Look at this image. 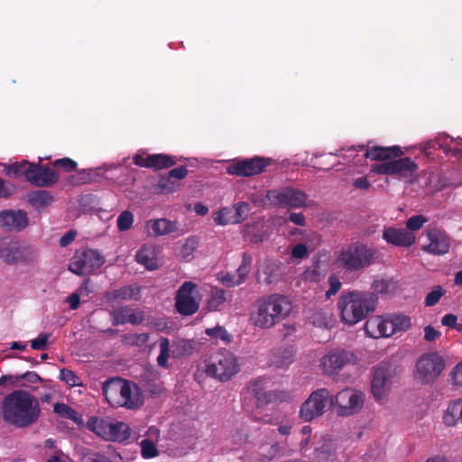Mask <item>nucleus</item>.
I'll use <instances>...</instances> for the list:
<instances>
[{"label": "nucleus", "instance_id": "obj_38", "mask_svg": "<svg viewBox=\"0 0 462 462\" xmlns=\"http://www.w3.org/2000/svg\"><path fill=\"white\" fill-rule=\"evenodd\" d=\"M336 446L331 441H325L319 448H315L313 456L317 462H327L333 459L336 454Z\"/></svg>", "mask_w": 462, "mask_h": 462}, {"label": "nucleus", "instance_id": "obj_14", "mask_svg": "<svg viewBox=\"0 0 462 462\" xmlns=\"http://www.w3.org/2000/svg\"><path fill=\"white\" fill-rule=\"evenodd\" d=\"M271 162L272 159L260 156L238 160L227 167V173L239 177H251L263 172Z\"/></svg>", "mask_w": 462, "mask_h": 462}, {"label": "nucleus", "instance_id": "obj_40", "mask_svg": "<svg viewBox=\"0 0 462 462\" xmlns=\"http://www.w3.org/2000/svg\"><path fill=\"white\" fill-rule=\"evenodd\" d=\"M235 217L234 206L231 208H223L214 216V221L221 226L237 224Z\"/></svg>", "mask_w": 462, "mask_h": 462}, {"label": "nucleus", "instance_id": "obj_17", "mask_svg": "<svg viewBox=\"0 0 462 462\" xmlns=\"http://www.w3.org/2000/svg\"><path fill=\"white\" fill-rule=\"evenodd\" d=\"M365 395L362 392L346 388L339 392L334 398L344 415H352L361 410L364 404Z\"/></svg>", "mask_w": 462, "mask_h": 462}, {"label": "nucleus", "instance_id": "obj_13", "mask_svg": "<svg viewBox=\"0 0 462 462\" xmlns=\"http://www.w3.org/2000/svg\"><path fill=\"white\" fill-rule=\"evenodd\" d=\"M356 356L345 349H333L325 355L320 360V366L324 374L334 375L338 374L344 367L356 363Z\"/></svg>", "mask_w": 462, "mask_h": 462}, {"label": "nucleus", "instance_id": "obj_37", "mask_svg": "<svg viewBox=\"0 0 462 462\" xmlns=\"http://www.w3.org/2000/svg\"><path fill=\"white\" fill-rule=\"evenodd\" d=\"M143 321V313L142 311H133L127 308L117 309V324L131 323L139 325Z\"/></svg>", "mask_w": 462, "mask_h": 462}, {"label": "nucleus", "instance_id": "obj_62", "mask_svg": "<svg viewBox=\"0 0 462 462\" xmlns=\"http://www.w3.org/2000/svg\"><path fill=\"white\" fill-rule=\"evenodd\" d=\"M77 231L74 229L69 230L67 233H65L64 236H62L60 239V245L61 247H66L69 245L76 238Z\"/></svg>", "mask_w": 462, "mask_h": 462}, {"label": "nucleus", "instance_id": "obj_64", "mask_svg": "<svg viewBox=\"0 0 462 462\" xmlns=\"http://www.w3.org/2000/svg\"><path fill=\"white\" fill-rule=\"evenodd\" d=\"M81 462H107L104 456L97 453H86L81 458Z\"/></svg>", "mask_w": 462, "mask_h": 462}, {"label": "nucleus", "instance_id": "obj_34", "mask_svg": "<svg viewBox=\"0 0 462 462\" xmlns=\"http://www.w3.org/2000/svg\"><path fill=\"white\" fill-rule=\"evenodd\" d=\"M462 422L461 398L450 402L443 414V423L448 427L456 426Z\"/></svg>", "mask_w": 462, "mask_h": 462}, {"label": "nucleus", "instance_id": "obj_44", "mask_svg": "<svg viewBox=\"0 0 462 462\" xmlns=\"http://www.w3.org/2000/svg\"><path fill=\"white\" fill-rule=\"evenodd\" d=\"M170 340L168 337H162L160 340V355L157 357V364L159 366L166 368L168 367V360L171 356L170 354Z\"/></svg>", "mask_w": 462, "mask_h": 462}, {"label": "nucleus", "instance_id": "obj_4", "mask_svg": "<svg viewBox=\"0 0 462 462\" xmlns=\"http://www.w3.org/2000/svg\"><path fill=\"white\" fill-rule=\"evenodd\" d=\"M5 173L14 178L23 176L27 181L37 187H51L58 182L59 173L47 165L31 163L27 161L5 166Z\"/></svg>", "mask_w": 462, "mask_h": 462}, {"label": "nucleus", "instance_id": "obj_12", "mask_svg": "<svg viewBox=\"0 0 462 462\" xmlns=\"http://www.w3.org/2000/svg\"><path fill=\"white\" fill-rule=\"evenodd\" d=\"M402 155V151L397 145L391 147L373 146L365 149V156L372 161H383V163L371 166V171L379 175H392L391 160Z\"/></svg>", "mask_w": 462, "mask_h": 462}, {"label": "nucleus", "instance_id": "obj_7", "mask_svg": "<svg viewBox=\"0 0 462 462\" xmlns=\"http://www.w3.org/2000/svg\"><path fill=\"white\" fill-rule=\"evenodd\" d=\"M240 370L237 357L227 350L218 352L207 365L205 373L208 376L226 382L236 375Z\"/></svg>", "mask_w": 462, "mask_h": 462}, {"label": "nucleus", "instance_id": "obj_57", "mask_svg": "<svg viewBox=\"0 0 462 462\" xmlns=\"http://www.w3.org/2000/svg\"><path fill=\"white\" fill-rule=\"evenodd\" d=\"M131 429L124 422H117V442L125 441L130 438Z\"/></svg>", "mask_w": 462, "mask_h": 462}, {"label": "nucleus", "instance_id": "obj_49", "mask_svg": "<svg viewBox=\"0 0 462 462\" xmlns=\"http://www.w3.org/2000/svg\"><path fill=\"white\" fill-rule=\"evenodd\" d=\"M134 223V215L131 211L125 210L117 217V228L120 231L129 230Z\"/></svg>", "mask_w": 462, "mask_h": 462}, {"label": "nucleus", "instance_id": "obj_19", "mask_svg": "<svg viewBox=\"0 0 462 462\" xmlns=\"http://www.w3.org/2000/svg\"><path fill=\"white\" fill-rule=\"evenodd\" d=\"M383 238L390 245L398 247H410L416 241V236L405 228L384 226Z\"/></svg>", "mask_w": 462, "mask_h": 462}, {"label": "nucleus", "instance_id": "obj_6", "mask_svg": "<svg viewBox=\"0 0 462 462\" xmlns=\"http://www.w3.org/2000/svg\"><path fill=\"white\" fill-rule=\"evenodd\" d=\"M105 263V257L97 249L81 247L69 260V270L78 275H89L98 271Z\"/></svg>", "mask_w": 462, "mask_h": 462}, {"label": "nucleus", "instance_id": "obj_47", "mask_svg": "<svg viewBox=\"0 0 462 462\" xmlns=\"http://www.w3.org/2000/svg\"><path fill=\"white\" fill-rule=\"evenodd\" d=\"M149 339V334L141 333V334H129L125 335L123 337V340L127 345L136 346L139 347L144 346Z\"/></svg>", "mask_w": 462, "mask_h": 462}, {"label": "nucleus", "instance_id": "obj_15", "mask_svg": "<svg viewBox=\"0 0 462 462\" xmlns=\"http://www.w3.org/2000/svg\"><path fill=\"white\" fill-rule=\"evenodd\" d=\"M241 257V263L235 273L220 272L217 274V279L222 285L235 287L245 282L247 275L252 270L253 257L247 252H244Z\"/></svg>", "mask_w": 462, "mask_h": 462}, {"label": "nucleus", "instance_id": "obj_33", "mask_svg": "<svg viewBox=\"0 0 462 462\" xmlns=\"http://www.w3.org/2000/svg\"><path fill=\"white\" fill-rule=\"evenodd\" d=\"M392 175H398L400 177H410L417 170L418 165L410 157L399 158L391 160Z\"/></svg>", "mask_w": 462, "mask_h": 462}, {"label": "nucleus", "instance_id": "obj_53", "mask_svg": "<svg viewBox=\"0 0 462 462\" xmlns=\"http://www.w3.org/2000/svg\"><path fill=\"white\" fill-rule=\"evenodd\" d=\"M250 210V205L247 202H238L234 205L235 217L237 224L241 223L246 218L247 213Z\"/></svg>", "mask_w": 462, "mask_h": 462}, {"label": "nucleus", "instance_id": "obj_30", "mask_svg": "<svg viewBox=\"0 0 462 462\" xmlns=\"http://www.w3.org/2000/svg\"><path fill=\"white\" fill-rule=\"evenodd\" d=\"M148 234L153 236H166L178 230L176 222L167 218L149 220L146 224Z\"/></svg>", "mask_w": 462, "mask_h": 462}, {"label": "nucleus", "instance_id": "obj_48", "mask_svg": "<svg viewBox=\"0 0 462 462\" xmlns=\"http://www.w3.org/2000/svg\"><path fill=\"white\" fill-rule=\"evenodd\" d=\"M59 378L60 381L65 382L69 386L82 385L80 378L72 370L69 369L62 368L60 371Z\"/></svg>", "mask_w": 462, "mask_h": 462}, {"label": "nucleus", "instance_id": "obj_9", "mask_svg": "<svg viewBox=\"0 0 462 462\" xmlns=\"http://www.w3.org/2000/svg\"><path fill=\"white\" fill-rule=\"evenodd\" d=\"M445 368V361L437 353L422 355L416 362L414 377L421 384L435 382Z\"/></svg>", "mask_w": 462, "mask_h": 462}, {"label": "nucleus", "instance_id": "obj_21", "mask_svg": "<svg viewBox=\"0 0 462 462\" xmlns=\"http://www.w3.org/2000/svg\"><path fill=\"white\" fill-rule=\"evenodd\" d=\"M295 354L293 346L285 344L277 346L270 354V365L278 369H286L294 362Z\"/></svg>", "mask_w": 462, "mask_h": 462}, {"label": "nucleus", "instance_id": "obj_22", "mask_svg": "<svg viewBox=\"0 0 462 462\" xmlns=\"http://www.w3.org/2000/svg\"><path fill=\"white\" fill-rule=\"evenodd\" d=\"M117 382H121L120 395L122 399L121 406L130 410H134L143 404V399L139 387L134 383L117 377Z\"/></svg>", "mask_w": 462, "mask_h": 462}, {"label": "nucleus", "instance_id": "obj_25", "mask_svg": "<svg viewBox=\"0 0 462 462\" xmlns=\"http://www.w3.org/2000/svg\"><path fill=\"white\" fill-rule=\"evenodd\" d=\"M186 166H180L171 170L166 175L162 176L157 183V188L165 193H172L180 188V183L172 179L183 180L188 175Z\"/></svg>", "mask_w": 462, "mask_h": 462}, {"label": "nucleus", "instance_id": "obj_32", "mask_svg": "<svg viewBox=\"0 0 462 462\" xmlns=\"http://www.w3.org/2000/svg\"><path fill=\"white\" fill-rule=\"evenodd\" d=\"M27 202L37 211H42L53 202V196L46 189H37L26 195Z\"/></svg>", "mask_w": 462, "mask_h": 462}, {"label": "nucleus", "instance_id": "obj_3", "mask_svg": "<svg viewBox=\"0 0 462 462\" xmlns=\"http://www.w3.org/2000/svg\"><path fill=\"white\" fill-rule=\"evenodd\" d=\"M378 298L369 291H348L338 299L337 309L340 319L348 326H354L375 310Z\"/></svg>", "mask_w": 462, "mask_h": 462}, {"label": "nucleus", "instance_id": "obj_27", "mask_svg": "<svg viewBox=\"0 0 462 462\" xmlns=\"http://www.w3.org/2000/svg\"><path fill=\"white\" fill-rule=\"evenodd\" d=\"M159 247L153 244H145L137 251L135 259L138 263L145 266L147 270H156L158 263Z\"/></svg>", "mask_w": 462, "mask_h": 462}, {"label": "nucleus", "instance_id": "obj_54", "mask_svg": "<svg viewBox=\"0 0 462 462\" xmlns=\"http://www.w3.org/2000/svg\"><path fill=\"white\" fill-rule=\"evenodd\" d=\"M16 190L14 184L0 178V199H7Z\"/></svg>", "mask_w": 462, "mask_h": 462}, {"label": "nucleus", "instance_id": "obj_50", "mask_svg": "<svg viewBox=\"0 0 462 462\" xmlns=\"http://www.w3.org/2000/svg\"><path fill=\"white\" fill-rule=\"evenodd\" d=\"M142 456L144 458H152L158 456L159 452L154 443L148 439H143L140 443Z\"/></svg>", "mask_w": 462, "mask_h": 462}, {"label": "nucleus", "instance_id": "obj_60", "mask_svg": "<svg viewBox=\"0 0 462 462\" xmlns=\"http://www.w3.org/2000/svg\"><path fill=\"white\" fill-rule=\"evenodd\" d=\"M443 295L442 291H431L425 299V305L429 307L434 306Z\"/></svg>", "mask_w": 462, "mask_h": 462}, {"label": "nucleus", "instance_id": "obj_23", "mask_svg": "<svg viewBox=\"0 0 462 462\" xmlns=\"http://www.w3.org/2000/svg\"><path fill=\"white\" fill-rule=\"evenodd\" d=\"M391 376L390 368L386 365H378L374 369L372 380V392L377 400L382 399L388 393Z\"/></svg>", "mask_w": 462, "mask_h": 462}, {"label": "nucleus", "instance_id": "obj_45", "mask_svg": "<svg viewBox=\"0 0 462 462\" xmlns=\"http://www.w3.org/2000/svg\"><path fill=\"white\" fill-rule=\"evenodd\" d=\"M53 169L58 172V171H61L64 172H71L76 171L78 163L74 160L64 157L61 159H57L51 162Z\"/></svg>", "mask_w": 462, "mask_h": 462}, {"label": "nucleus", "instance_id": "obj_26", "mask_svg": "<svg viewBox=\"0 0 462 462\" xmlns=\"http://www.w3.org/2000/svg\"><path fill=\"white\" fill-rule=\"evenodd\" d=\"M0 222L7 229L20 231L28 226L29 219L23 210H5L0 213Z\"/></svg>", "mask_w": 462, "mask_h": 462}, {"label": "nucleus", "instance_id": "obj_11", "mask_svg": "<svg viewBox=\"0 0 462 462\" xmlns=\"http://www.w3.org/2000/svg\"><path fill=\"white\" fill-rule=\"evenodd\" d=\"M266 199L275 207L298 208L305 207L307 195L298 189L283 187L268 190Z\"/></svg>", "mask_w": 462, "mask_h": 462}, {"label": "nucleus", "instance_id": "obj_43", "mask_svg": "<svg viewBox=\"0 0 462 462\" xmlns=\"http://www.w3.org/2000/svg\"><path fill=\"white\" fill-rule=\"evenodd\" d=\"M313 326L318 328H329L332 326V316L328 311L316 310L309 318Z\"/></svg>", "mask_w": 462, "mask_h": 462}, {"label": "nucleus", "instance_id": "obj_18", "mask_svg": "<svg viewBox=\"0 0 462 462\" xmlns=\"http://www.w3.org/2000/svg\"><path fill=\"white\" fill-rule=\"evenodd\" d=\"M133 161L139 167L149 168L153 171L169 169L178 162L176 156L164 153L148 154L146 156L137 153L133 157Z\"/></svg>", "mask_w": 462, "mask_h": 462}, {"label": "nucleus", "instance_id": "obj_16", "mask_svg": "<svg viewBox=\"0 0 462 462\" xmlns=\"http://www.w3.org/2000/svg\"><path fill=\"white\" fill-rule=\"evenodd\" d=\"M31 255V247L18 241H0V258L6 263L25 262Z\"/></svg>", "mask_w": 462, "mask_h": 462}, {"label": "nucleus", "instance_id": "obj_24", "mask_svg": "<svg viewBox=\"0 0 462 462\" xmlns=\"http://www.w3.org/2000/svg\"><path fill=\"white\" fill-rule=\"evenodd\" d=\"M428 238L430 244L422 247V250L434 254H445L448 252L450 247L449 238L448 236L438 229H431L428 231Z\"/></svg>", "mask_w": 462, "mask_h": 462}, {"label": "nucleus", "instance_id": "obj_8", "mask_svg": "<svg viewBox=\"0 0 462 462\" xmlns=\"http://www.w3.org/2000/svg\"><path fill=\"white\" fill-rule=\"evenodd\" d=\"M376 258V250L364 244H356L343 250L339 260L349 271H358L373 264Z\"/></svg>", "mask_w": 462, "mask_h": 462}, {"label": "nucleus", "instance_id": "obj_42", "mask_svg": "<svg viewBox=\"0 0 462 462\" xmlns=\"http://www.w3.org/2000/svg\"><path fill=\"white\" fill-rule=\"evenodd\" d=\"M53 410L62 418L69 419L78 424L82 423V419L78 415V412L65 403H55Z\"/></svg>", "mask_w": 462, "mask_h": 462}, {"label": "nucleus", "instance_id": "obj_35", "mask_svg": "<svg viewBox=\"0 0 462 462\" xmlns=\"http://www.w3.org/2000/svg\"><path fill=\"white\" fill-rule=\"evenodd\" d=\"M329 265L327 260L317 259L313 264L303 273V278L309 282H319L325 278Z\"/></svg>", "mask_w": 462, "mask_h": 462}, {"label": "nucleus", "instance_id": "obj_36", "mask_svg": "<svg viewBox=\"0 0 462 462\" xmlns=\"http://www.w3.org/2000/svg\"><path fill=\"white\" fill-rule=\"evenodd\" d=\"M228 291H210L206 300V307L209 311L220 310L231 300Z\"/></svg>", "mask_w": 462, "mask_h": 462}, {"label": "nucleus", "instance_id": "obj_41", "mask_svg": "<svg viewBox=\"0 0 462 462\" xmlns=\"http://www.w3.org/2000/svg\"><path fill=\"white\" fill-rule=\"evenodd\" d=\"M205 334L216 340H221L222 342L228 344L232 341L233 337L225 327L217 325L214 328H208L205 329Z\"/></svg>", "mask_w": 462, "mask_h": 462}, {"label": "nucleus", "instance_id": "obj_2", "mask_svg": "<svg viewBox=\"0 0 462 462\" xmlns=\"http://www.w3.org/2000/svg\"><path fill=\"white\" fill-rule=\"evenodd\" d=\"M292 309V302L288 297L274 293L254 303L249 321L255 328L268 329L285 319Z\"/></svg>", "mask_w": 462, "mask_h": 462}, {"label": "nucleus", "instance_id": "obj_28", "mask_svg": "<svg viewBox=\"0 0 462 462\" xmlns=\"http://www.w3.org/2000/svg\"><path fill=\"white\" fill-rule=\"evenodd\" d=\"M268 383L267 379L258 378L252 381L248 386V390L256 399V405L258 407L267 405L274 397L273 393L268 390Z\"/></svg>", "mask_w": 462, "mask_h": 462}, {"label": "nucleus", "instance_id": "obj_52", "mask_svg": "<svg viewBox=\"0 0 462 462\" xmlns=\"http://www.w3.org/2000/svg\"><path fill=\"white\" fill-rule=\"evenodd\" d=\"M448 136H439L435 138L434 140H430L425 143L424 146V152L426 153H431L432 149H437L439 147V149H442L443 151H446L445 148V142L448 141Z\"/></svg>", "mask_w": 462, "mask_h": 462}, {"label": "nucleus", "instance_id": "obj_55", "mask_svg": "<svg viewBox=\"0 0 462 462\" xmlns=\"http://www.w3.org/2000/svg\"><path fill=\"white\" fill-rule=\"evenodd\" d=\"M309 255V250L305 244L300 243L294 245L291 249V256L295 259H304Z\"/></svg>", "mask_w": 462, "mask_h": 462}, {"label": "nucleus", "instance_id": "obj_61", "mask_svg": "<svg viewBox=\"0 0 462 462\" xmlns=\"http://www.w3.org/2000/svg\"><path fill=\"white\" fill-rule=\"evenodd\" d=\"M440 336V332L436 330L432 326L428 325L424 328V339L428 342L435 341Z\"/></svg>", "mask_w": 462, "mask_h": 462}, {"label": "nucleus", "instance_id": "obj_1", "mask_svg": "<svg viewBox=\"0 0 462 462\" xmlns=\"http://www.w3.org/2000/svg\"><path fill=\"white\" fill-rule=\"evenodd\" d=\"M4 420L15 427L25 428L37 421L41 409L37 399L23 390L7 394L2 403Z\"/></svg>", "mask_w": 462, "mask_h": 462}, {"label": "nucleus", "instance_id": "obj_31", "mask_svg": "<svg viewBox=\"0 0 462 462\" xmlns=\"http://www.w3.org/2000/svg\"><path fill=\"white\" fill-rule=\"evenodd\" d=\"M173 358L190 356L199 349V344L194 339L177 338L171 345Z\"/></svg>", "mask_w": 462, "mask_h": 462}, {"label": "nucleus", "instance_id": "obj_39", "mask_svg": "<svg viewBox=\"0 0 462 462\" xmlns=\"http://www.w3.org/2000/svg\"><path fill=\"white\" fill-rule=\"evenodd\" d=\"M199 246V240L190 236L185 240L179 251V256L185 262H190L194 258V252Z\"/></svg>", "mask_w": 462, "mask_h": 462}, {"label": "nucleus", "instance_id": "obj_20", "mask_svg": "<svg viewBox=\"0 0 462 462\" xmlns=\"http://www.w3.org/2000/svg\"><path fill=\"white\" fill-rule=\"evenodd\" d=\"M195 291H178L175 297L176 310L183 316L196 313L199 308L200 297Z\"/></svg>", "mask_w": 462, "mask_h": 462}, {"label": "nucleus", "instance_id": "obj_56", "mask_svg": "<svg viewBox=\"0 0 462 462\" xmlns=\"http://www.w3.org/2000/svg\"><path fill=\"white\" fill-rule=\"evenodd\" d=\"M50 335L47 333L40 334L36 338L31 341L32 348L35 350H43L46 347Z\"/></svg>", "mask_w": 462, "mask_h": 462}, {"label": "nucleus", "instance_id": "obj_51", "mask_svg": "<svg viewBox=\"0 0 462 462\" xmlns=\"http://www.w3.org/2000/svg\"><path fill=\"white\" fill-rule=\"evenodd\" d=\"M427 221L428 218L423 215L412 216L407 219L405 229L413 233L414 231L420 230Z\"/></svg>", "mask_w": 462, "mask_h": 462}, {"label": "nucleus", "instance_id": "obj_63", "mask_svg": "<svg viewBox=\"0 0 462 462\" xmlns=\"http://www.w3.org/2000/svg\"><path fill=\"white\" fill-rule=\"evenodd\" d=\"M65 302L69 305L71 310H77L80 304V294L77 291L71 293L66 298Z\"/></svg>", "mask_w": 462, "mask_h": 462}, {"label": "nucleus", "instance_id": "obj_46", "mask_svg": "<svg viewBox=\"0 0 462 462\" xmlns=\"http://www.w3.org/2000/svg\"><path fill=\"white\" fill-rule=\"evenodd\" d=\"M115 386L116 377H109L102 383L103 395L111 406H114Z\"/></svg>", "mask_w": 462, "mask_h": 462}, {"label": "nucleus", "instance_id": "obj_59", "mask_svg": "<svg viewBox=\"0 0 462 462\" xmlns=\"http://www.w3.org/2000/svg\"><path fill=\"white\" fill-rule=\"evenodd\" d=\"M450 376L454 385L462 386V361L453 368Z\"/></svg>", "mask_w": 462, "mask_h": 462}, {"label": "nucleus", "instance_id": "obj_29", "mask_svg": "<svg viewBox=\"0 0 462 462\" xmlns=\"http://www.w3.org/2000/svg\"><path fill=\"white\" fill-rule=\"evenodd\" d=\"M88 429L106 440L116 439V424L106 419L90 418L88 421Z\"/></svg>", "mask_w": 462, "mask_h": 462}, {"label": "nucleus", "instance_id": "obj_5", "mask_svg": "<svg viewBox=\"0 0 462 462\" xmlns=\"http://www.w3.org/2000/svg\"><path fill=\"white\" fill-rule=\"evenodd\" d=\"M411 327L410 318L400 314L374 316L365 323V334L372 338L389 337Z\"/></svg>", "mask_w": 462, "mask_h": 462}, {"label": "nucleus", "instance_id": "obj_58", "mask_svg": "<svg viewBox=\"0 0 462 462\" xmlns=\"http://www.w3.org/2000/svg\"><path fill=\"white\" fill-rule=\"evenodd\" d=\"M395 289L396 282L393 279H375L372 284V289Z\"/></svg>", "mask_w": 462, "mask_h": 462}, {"label": "nucleus", "instance_id": "obj_10", "mask_svg": "<svg viewBox=\"0 0 462 462\" xmlns=\"http://www.w3.org/2000/svg\"><path fill=\"white\" fill-rule=\"evenodd\" d=\"M333 403L334 396L326 388L319 389L302 403L300 416L305 421H311L323 415Z\"/></svg>", "mask_w": 462, "mask_h": 462}]
</instances>
